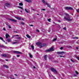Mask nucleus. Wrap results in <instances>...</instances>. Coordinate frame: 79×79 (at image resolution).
Segmentation results:
<instances>
[{
	"mask_svg": "<svg viewBox=\"0 0 79 79\" xmlns=\"http://www.w3.org/2000/svg\"><path fill=\"white\" fill-rule=\"evenodd\" d=\"M17 39H20V37L17 38Z\"/></svg>",
	"mask_w": 79,
	"mask_h": 79,
	"instance_id": "55",
	"label": "nucleus"
},
{
	"mask_svg": "<svg viewBox=\"0 0 79 79\" xmlns=\"http://www.w3.org/2000/svg\"><path fill=\"white\" fill-rule=\"evenodd\" d=\"M6 60L7 61H8V60L6 59Z\"/></svg>",
	"mask_w": 79,
	"mask_h": 79,
	"instance_id": "56",
	"label": "nucleus"
},
{
	"mask_svg": "<svg viewBox=\"0 0 79 79\" xmlns=\"http://www.w3.org/2000/svg\"><path fill=\"white\" fill-rule=\"evenodd\" d=\"M47 5L48 7H50V6L49 4H47Z\"/></svg>",
	"mask_w": 79,
	"mask_h": 79,
	"instance_id": "30",
	"label": "nucleus"
},
{
	"mask_svg": "<svg viewBox=\"0 0 79 79\" xmlns=\"http://www.w3.org/2000/svg\"><path fill=\"white\" fill-rule=\"evenodd\" d=\"M77 13H79V9H77Z\"/></svg>",
	"mask_w": 79,
	"mask_h": 79,
	"instance_id": "33",
	"label": "nucleus"
},
{
	"mask_svg": "<svg viewBox=\"0 0 79 79\" xmlns=\"http://www.w3.org/2000/svg\"><path fill=\"white\" fill-rule=\"evenodd\" d=\"M9 28H10V29H11V27L9 25H8Z\"/></svg>",
	"mask_w": 79,
	"mask_h": 79,
	"instance_id": "42",
	"label": "nucleus"
},
{
	"mask_svg": "<svg viewBox=\"0 0 79 79\" xmlns=\"http://www.w3.org/2000/svg\"><path fill=\"white\" fill-rule=\"evenodd\" d=\"M57 54H60V52H57Z\"/></svg>",
	"mask_w": 79,
	"mask_h": 79,
	"instance_id": "41",
	"label": "nucleus"
},
{
	"mask_svg": "<svg viewBox=\"0 0 79 79\" xmlns=\"http://www.w3.org/2000/svg\"><path fill=\"white\" fill-rule=\"evenodd\" d=\"M63 48L62 47H61L60 48V50H62V49H63Z\"/></svg>",
	"mask_w": 79,
	"mask_h": 79,
	"instance_id": "39",
	"label": "nucleus"
},
{
	"mask_svg": "<svg viewBox=\"0 0 79 79\" xmlns=\"http://www.w3.org/2000/svg\"><path fill=\"white\" fill-rule=\"evenodd\" d=\"M22 19L23 21H24V19Z\"/></svg>",
	"mask_w": 79,
	"mask_h": 79,
	"instance_id": "59",
	"label": "nucleus"
},
{
	"mask_svg": "<svg viewBox=\"0 0 79 79\" xmlns=\"http://www.w3.org/2000/svg\"><path fill=\"white\" fill-rule=\"evenodd\" d=\"M5 5H6V6H9V5H10V4L8 3H7L6 4H5Z\"/></svg>",
	"mask_w": 79,
	"mask_h": 79,
	"instance_id": "17",
	"label": "nucleus"
},
{
	"mask_svg": "<svg viewBox=\"0 0 79 79\" xmlns=\"http://www.w3.org/2000/svg\"><path fill=\"white\" fill-rule=\"evenodd\" d=\"M29 55L30 56V58H32V55H31V54L30 53L29 54Z\"/></svg>",
	"mask_w": 79,
	"mask_h": 79,
	"instance_id": "20",
	"label": "nucleus"
},
{
	"mask_svg": "<svg viewBox=\"0 0 79 79\" xmlns=\"http://www.w3.org/2000/svg\"><path fill=\"white\" fill-rule=\"evenodd\" d=\"M14 32H16V33H17V31H14Z\"/></svg>",
	"mask_w": 79,
	"mask_h": 79,
	"instance_id": "58",
	"label": "nucleus"
},
{
	"mask_svg": "<svg viewBox=\"0 0 79 79\" xmlns=\"http://www.w3.org/2000/svg\"><path fill=\"white\" fill-rule=\"evenodd\" d=\"M36 32H39V30H36Z\"/></svg>",
	"mask_w": 79,
	"mask_h": 79,
	"instance_id": "36",
	"label": "nucleus"
},
{
	"mask_svg": "<svg viewBox=\"0 0 79 79\" xmlns=\"http://www.w3.org/2000/svg\"><path fill=\"white\" fill-rule=\"evenodd\" d=\"M35 44L37 45H38L39 47L40 48H42L43 46H42V43L40 42H37L35 43Z\"/></svg>",
	"mask_w": 79,
	"mask_h": 79,
	"instance_id": "2",
	"label": "nucleus"
},
{
	"mask_svg": "<svg viewBox=\"0 0 79 79\" xmlns=\"http://www.w3.org/2000/svg\"><path fill=\"white\" fill-rule=\"evenodd\" d=\"M77 60H79V57H77Z\"/></svg>",
	"mask_w": 79,
	"mask_h": 79,
	"instance_id": "40",
	"label": "nucleus"
},
{
	"mask_svg": "<svg viewBox=\"0 0 79 79\" xmlns=\"http://www.w3.org/2000/svg\"><path fill=\"white\" fill-rule=\"evenodd\" d=\"M16 36H19V35H15L14 36H13L12 37L13 38H15H15H16Z\"/></svg>",
	"mask_w": 79,
	"mask_h": 79,
	"instance_id": "19",
	"label": "nucleus"
},
{
	"mask_svg": "<svg viewBox=\"0 0 79 79\" xmlns=\"http://www.w3.org/2000/svg\"><path fill=\"white\" fill-rule=\"evenodd\" d=\"M0 39H1V40H2V41H3V42H5V41H4L3 40V38L0 37Z\"/></svg>",
	"mask_w": 79,
	"mask_h": 79,
	"instance_id": "13",
	"label": "nucleus"
},
{
	"mask_svg": "<svg viewBox=\"0 0 79 79\" xmlns=\"http://www.w3.org/2000/svg\"><path fill=\"white\" fill-rule=\"evenodd\" d=\"M32 10H33V11H35V9H32Z\"/></svg>",
	"mask_w": 79,
	"mask_h": 79,
	"instance_id": "49",
	"label": "nucleus"
},
{
	"mask_svg": "<svg viewBox=\"0 0 79 79\" xmlns=\"http://www.w3.org/2000/svg\"><path fill=\"white\" fill-rule=\"evenodd\" d=\"M60 56V57H62L63 56Z\"/></svg>",
	"mask_w": 79,
	"mask_h": 79,
	"instance_id": "54",
	"label": "nucleus"
},
{
	"mask_svg": "<svg viewBox=\"0 0 79 79\" xmlns=\"http://www.w3.org/2000/svg\"><path fill=\"white\" fill-rule=\"evenodd\" d=\"M42 1L44 3L45 2V1L44 0H42Z\"/></svg>",
	"mask_w": 79,
	"mask_h": 79,
	"instance_id": "35",
	"label": "nucleus"
},
{
	"mask_svg": "<svg viewBox=\"0 0 79 79\" xmlns=\"http://www.w3.org/2000/svg\"><path fill=\"white\" fill-rule=\"evenodd\" d=\"M27 2H28V3H31L32 2L31 0H25Z\"/></svg>",
	"mask_w": 79,
	"mask_h": 79,
	"instance_id": "8",
	"label": "nucleus"
},
{
	"mask_svg": "<svg viewBox=\"0 0 79 79\" xmlns=\"http://www.w3.org/2000/svg\"><path fill=\"white\" fill-rule=\"evenodd\" d=\"M64 8L65 10H73V8H72V7H66Z\"/></svg>",
	"mask_w": 79,
	"mask_h": 79,
	"instance_id": "5",
	"label": "nucleus"
},
{
	"mask_svg": "<svg viewBox=\"0 0 79 79\" xmlns=\"http://www.w3.org/2000/svg\"><path fill=\"white\" fill-rule=\"evenodd\" d=\"M47 55H46L44 56V58L45 60H47Z\"/></svg>",
	"mask_w": 79,
	"mask_h": 79,
	"instance_id": "23",
	"label": "nucleus"
},
{
	"mask_svg": "<svg viewBox=\"0 0 79 79\" xmlns=\"http://www.w3.org/2000/svg\"><path fill=\"white\" fill-rule=\"evenodd\" d=\"M18 8H20V9H22V10H24V9H23V7L20 6H19Z\"/></svg>",
	"mask_w": 79,
	"mask_h": 79,
	"instance_id": "18",
	"label": "nucleus"
},
{
	"mask_svg": "<svg viewBox=\"0 0 79 79\" xmlns=\"http://www.w3.org/2000/svg\"><path fill=\"white\" fill-rule=\"evenodd\" d=\"M2 56H4V57H6L7 56V55L6 54H2Z\"/></svg>",
	"mask_w": 79,
	"mask_h": 79,
	"instance_id": "10",
	"label": "nucleus"
},
{
	"mask_svg": "<svg viewBox=\"0 0 79 79\" xmlns=\"http://www.w3.org/2000/svg\"><path fill=\"white\" fill-rule=\"evenodd\" d=\"M56 38H55V39H54L53 40H52V42H54L55 41H56Z\"/></svg>",
	"mask_w": 79,
	"mask_h": 79,
	"instance_id": "21",
	"label": "nucleus"
},
{
	"mask_svg": "<svg viewBox=\"0 0 79 79\" xmlns=\"http://www.w3.org/2000/svg\"><path fill=\"white\" fill-rule=\"evenodd\" d=\"M73 39H78V37H75L73 38Z\"/></svg>",
	"mask_w": 79,
	"mask_h": 79,
	"instance_id": "28",
	"label": "nucleus"
},
{
	"mask_svg": "<svg viewBox=\"0 0 79 79\" xmlns=\"http://www.w3.org/2000/svg\"><path fill=\"white\" fill-rule=\"evenodd\" d=\"M10 37V35L8 33H6V39H8V37Z\"/></svg>",
	"mask_w": 79,
	"mask_h": 79,
	"instance_id": "9",
	"label": "nucleus"
},
{
	"mask_svg": "<svg viewBox=\"0 0 79 79\" xmlns=\"http://www.w3.org/2000/svg\"><path fill=\"white\" fill-rule=\"evenodd\" d=\"M19 6H23V4L22 3H19Z\"/></svg>",
	"mask_w": 79,
	"mask_h": 79,
	"instance_id": "16",
	"label": "nucleus"
},
{
	"mask_svg": "<svg viewBox=\"0 0 79 79\" xmlns=\"http://www.w3.org/2000/svg\"><path fill=\"white\" fill-rule=\"evenodd\" d=\"M15 18L17 19H19V20H21V18L19 17H15Z\"/></svg>",
	"mask_w": 79,
	"mask_h": 79,
	"instance_id": "14",
	"label": "nucleus"
},
{
	"mask_svg": "<svg viewBox=\"0 0 79 79\" xmlns=\"http://www.w3.org/2000/svg\"><path fill=\"white\" fill-rule=\"evenodd\" d=\"M75 73L76 74H79V73H78V72H77V71H75Z\"/></svg>",
	"mask_w": 79,
	"mask_h": 79,
	"instance_id": "32",
	"label": "nucleus"
},
{
	"mask_svg": "<svg viewBox=\"0 0 79 79\" xmlns=\"http://www.w3.org/2000/svg\"><path fill=\"white\" fill-rule=\"evenodd\" d=\"M10 48H11V49H12V48H12V47H10Z\"/></svg>",
	"mask_w": 79,
	"mask_h": 79,
	"instance_id": "50",
	"label": "nucleus"
},
{
	"mask_svg": "<svg viewBox=\"0 0 79 79\" xmlns=\"http://www.w3.org/2000/svg\"><path fill=\"white\" fill-rule=\"evenodd\" d=\"M49 59H50V58H49Z\"/></svg>",
	"mask_w": 79,
	"mask_h": 79,
	"instance_id": "64",
	"label": "nucleus"
},
{
	"mask_svg": "<svg viewBox=\"0 0 79 79\" xmlns=\"http://www.w3.org/2000/svg\"><path fill=\"white\" fill-rule=\"evenodd\" d=\"M30 26H34V25H30Z\"/></svg>",
	"mask_w": 79,
	"mask_h": 79,
	"instance_id": "45",
	"label": "nucleus"
},
{
	"mask_svg": "<svg viewBox=\"0 0 79 79\" xmlns=\"http://www.w3.org/2000/svg\"><path fill=\"white\" fill-rule=\"evenodd\" d=\"M16 44V42H13L12 43L13 45H14V44Z\"/></svg>",
	"mask_w": 79,
	"mask_h": 79,
	"instance_id": "31",
	"label": "nucleus"
},
{
	"mask_svg": "<svg viewBox=\"0 0 79 79\" xmlns=\"http://www.w3.org/2000/svg\"><path fill=\"white\" fill-rule=\"evenodd\" d=\"M42 10H43L44 11H45V9H42Z\"/></svg>",
	"mask_w": 79,
	"mask_h": 79,
	"instance_id": "44",
	"label": "nucleus"
},
{
	"mask_svg": "<svg viewBox=\"0 0 79 79\" xmlns=\"http://www.w3.org/2000/svg\"><path fill=\"white\" fill-rule=\"evenodd\" d=\"M15 76H17V75L16 74H15Z\"/></svg>",
	"mask_w": 79,
	"mask_h": 79,
	"instance_id": "52",
	"label": "nucleus"
},
{
	"mask_svg": "<svg viewBox=\"0 0 79 79\" xmlns=\"http://www.w3.org/2000/svg\"><path fill=\"white\" fill-rule=\"evenodd\" d=\"M64 29L65 30L66 29V28L65 27H64Z\"/></svg>",
	"mask_w": 79,
	"mask_h": 79,
	"instance_id": "51",
	"label": "nucleus"
},
{
	"mask_svg": "<svg viewBox=\"0 0 79 79\" xmlns=\"http://www.w3.org/2000/svg\"><path fill=\"white\" fill-rule=\"evenodd\" d=\"M33 68L35 69V66H33Z\"/></svg>",
	"mask_w": 79,
	"mask_h": 79,
	"instance_id": "47",
	"label": "nucleus"
},
{
	"mask_svg": "<svg viewBox=\"0 0 79 79\" xmlns=\"http://www.w3.org/2000/svg\"><path fill=\"white\" fill-rule=\"evenodd\" d=\"M4 67H5L6 68H8V66L7 65H3Z\"/></svg>",
	"mask_w": 79,
	"mask_h": 79,
	"instance_id": "22",
	"label": "nucleus"
},
{
	"mask_svg": "<svg viewBox=\"0 0 79 79\" xmlns=\"http://www.w3.org/2000/svg\"><path fill=\"white\" fill-rule=\"evenodd\" d=\"M74 76H76V75H74Z\"/></svg>",
	"mask_w": 79,
	"mask_h": 79,
	"instance_id": "57",
	"label": "nucleus"
},
{
	"mask_svg": "<svg viewBox=\"0 0 79 79\" xmlns=\"http://www.w3.org/2000/svg\"><path fill=\"white\" fill-rule=\"evenodd\" d=\"M58 22H59V23H61V21L58 20Z\"/></svg>",
	"mask_w": 79,
	"mask_h": 79,
	"instance_id": "46",
	"label": "nucleus"
},
{
	"mask_svg": "<svg viewBox=\"0 0 79 79\" xmlns=\"http://www.w3.org/2000/svg\"><path fill=\"white\" fill-rule=\"evenodd\" d=\"M0 47H3V48H7V47L6 46H3V45H0Z\"/></svg>",
	"mask_w": 79,
	"mask_h": 79,
	"instance_id": "7",
	"label": "nucleus"
},
{
	"mask_svg": "<svg viewBox=\"0 0 79 79\" xmlns=\"http://www.w3.org/2000/svg\"><path fill=\"white\" fill-rule=\"evenodd\" d=\"M17 57H19L20 56L19 55H17Z\"/></svg>",
	"mask_w": 79,
	"mask_h": 79,
	"instance_id": "37",
	"label": "nucleus"
},
{
	"mask_svg": "<svg viewBox=\"0 0 79 79\" xmlns=\"http://www.w3.org/2000/svg\"><path fill=\"white\" fill-rule=\"evenodd\" d=\"M26 36L28 38H31V36L29 35H26Z\"/></svg>",
	"mask_w": 79,
	"mask_h": 79,
	"instance_id": "15",
	"label": "nucleus"
},
{
	"mask_svg": "<svg viewBox=\"0 0 79 79\" xmlns=\"http://www.w3.org/2000/svg\"><path fill=\"white\" fill-rule=\"evenodd\" d=\"M51 70L52 71V72L54 73L55 74H57V71L55 69L51 68Z\"/></svg>",
	"mask_w": 79,
	"mask_h": 79,
	"instance_id": "3",
	"label": "nucleus"
},
{
	"mask_svg": "<svg viewBox=\"0 0 79 79\" xmlns=\"http://www.w3.org/2000/svg\"><path fill=\"white\" fill-rule=\"evenodd\" d=\"M3 30L4 31H6V29H5V28H3Z\"/></svg>",
	"mask_w": 79,
	"mask_h": 79,
	"instance_id": "43",
	"label": "nucleus"
},
{
	"mask_svg": "<svg viewBox=\"0 0 79 79\" xmlns=\"http://www.w3.org/2000/svg\"><path fill=\"white\" fill-rule=\"evenodd\" d=\"M64 15H65L64 16V19L65 20H66V21H72V19H71V17L69 15V14L65 13H64Z\"/></svg>",
	"mask_w": 79,
	"mask_h": 79,
	"instance_id": "1",
	"label": "nucleus"
},
{
	"mask_svg": "<svg viewBox=\"0 0 79 79\" xmlns=\"http://www.w3.org/2000/svg\"><path fill=\"white\" fill-rule=\"evenodd\" d=\"M5 44H7V43H6Z\"/></svg>",
	"mask_w": 79,
	"mask_h": 79,
	"instance_id": "62",
	"label": "nucleus"
},
{
	"mask_svg": "<svg viewBox=\"0 0 79 79\" xmlns=\"http://www.w3.org/2000/svg\"><path fill=\"white\" fill-rule=\"evenodd\" d=\"M21 24H22V25H24V23L23 22H21Z\"/></svg>",
	"mask_w": 79,
	"mask_h": 79,
	"instance_id": "27",
	"label": "nucleus"
},
{
	"mask_svg": "<svg viewBox=\"0 0 79 79\" xmlns=\"http://www.w3.org/2000/svg\"><path fill=\"white\" fill-rule=\"evenodd\" d=\"M37 15H39V14H37Z\"/></svg>",
	"mask_w": 79,
	"mask_h": 79,
	"instance_id": "61",
	"label": "nucleus"
},
{
	"mask_svg": "<svg viewBox=\"0 0 79 79\" xmlns=\"http://www.w3.org/2000/svg\"><path fill=\"white\" fill-rule=\"evenodd\" d=\"M76 48L77 49V50H78L79 49V47H76Z\"/></svg>",
	"mask_w": 79,
	"mask_h": 79,
	"instance_id": "38",
	"label": "nucleus"
},
{
	"mask_svg": "<svg viewBox=\"0 0 79 79\" xmlns=\"http://www.w3.org/2000/svg\"><path fill=\"white\" fill-rule=\"evenodd\" d=\"M10 79H13V78H12V77H10Z\"/></svg>",
	"mask_w": 79,
	"mask_h": 79,
	"instance_id": "53",
	"label": "nucleus"
},
{
	"mask_svg": "<svg viewBox=\"0 0 79 79\" xmlns=\"http://www.w3.org/2000/svg\"><path fill=\"white\" fill-rule=\"evenodd\" d=\"M75 58H77V56H75Z\"/></svg>",
	"mask_w": 79,
	"mask_h": 79,
	"instance_id": "48",
	"label": "nucleus"
},
{
	"mask_svg": "<svg viewBox=\"0 0 79 79\" xmlns=\"http://www.w3.org/2000/svg\"><path fill=\"white\" fill-rule=\"evenodd\" d=\"M49 77H50V75H49Z\"/></svg>",
	"mask_w": 79,
	"mask_h": 79,
	"instance_id": "63",
	"label": "nucleus"
},
{
	"mask_svg": "<svg viewBox=\"0 0 79 79\" xmlns=\"http://www.w3.org/2000/svg\"><path fill=\"white\" fill-rule=\"evenodd\" d=\"M63 53H65L64 52H60V54H63Z\"/></svg>",
	"mask_w": 79,
	"mask_h": 79,
	"instance_id": "25",
	"label": "nucleus"
},
{
	"mask_svg": "<svg viewBox=\"0 0 79 79\" xmlns=\"http://www.w3.org/2000/svg\"><path fill=\"white\" fill-rule=\"evenodd\" d=\"M20 12H21V13H22V10L20 11Z\"/></svg>",
	"mask_w": 79,
	"mask_h": 79,
	"instance_id": "60",
	"label": "nucleus"
},
{
	"mask_svg": "<svg viewBox=\"0 0 79 79\" xmlns=\"http://www.w3.org/2000/svg\"><path fill=\"white\" fill-rule=\"evenodd\" d=\"M53 51V47H52L50 48L49 49L46 50V52H51L52 51Z\"/></svg>",
	"mask_w": 79,
	"mask_h": 79,
	"instance_id": "4",
	"label": "nucleus"
},
{
	"mask_svg": "<svg viewBox=\"0 0 79 79\" xmlns=\"http://www.w3.org/2000/svg\"><path fill=\"white\" fill-rule=\"evenodd\" d=\"M10 20H11V21H13V22H16V20L14 19H10Z\"/></svg>",
	"mask_w": 79,
	"mask_h": 79,
	"instance_id": "11",
	"label": "nucleus"
},
{
	"mask_svg": "<svg viewBox=\"0 0 79 79\" xmlns=\"http://www.w3.org/2000/svg\"><path fill=\"white\" fill-rule=\"evenodd\" d=\"M51 20V19H48V21L49 22H50Z\"/></svg>",
	"mask_w": 79,
	"mask_h": 79,
	"instance_id": "29",
	"label": "nucleus"
},
{
	"mask_svg": "<svg viewBox=\"0 0 79 79\" xmlns=\"http://www.w3.org/2000/svg\"><path fill=\"white\" fill-rule=\"evenodd\" d=\"M31 47L33 50H34V47L33 46V45H31Z\"/></svg>",
	"mask_w": 79,
	"mask_h": 79,
	"instance_id": "24",
	"label": "nucleus"
},
{
	"mask_svg": "<svg viewBox=\"0 0 79 79\" xmlns=\"http://www.w3.org/2000/svg\"><path fill=\"white\" fill-rule=\"evenodd\" d=\"M25 11H26V12H27V13H29V12L27 11V9H25Z\"/></svg>",
	"mask_w": 79,
	"mask_h": 79,
	"instance_id": "26",
	"label": "nucleus"
},
{
	"mask_svg": "<svg viewBox=\"0 0 79 79\" xmlns=\"http://www.w3.org/2000/svg\"><path fill=\"white\" fill-rule=\"evenodd\" d=\"M70 60L71 61H72L73 63H74V61L72 59H70Z\"/></svg>",
	"mask_w": 79,
	"mask_h": 79,
	"instance_id": "34",
	"label": "nucleus"
},
{
	"mask_svg": "<svg viewBox=\"0 0 79 79\" xmlns=\"http://www.w3.org/2000/svg\"><path fill=\"white\" fill-rule=\"evenodd\" d=\"M7 41L8 42H11V39H8L7 40Z\"/></svg>",
	"mask_w": 79,
	"mask_h": 79,
	"instance_id": "12",
	"label": "nucleus"
},
{
	"mask_svg": "<svg viewBox=\"0 0 79 79\" xmlns=\"http://www.w3.org/2000/svg\"><path fill=\"white\" fill-rule=\"evenodd\" d=\"M13 52L14 53H17V54H19L21 53V52L19 51H14Z\"/></svg>",
	"mask_w": 79,
	"mask_h": 79,
	"instance_id": "6",
	"label": "nucleus"
}]
</instances>
